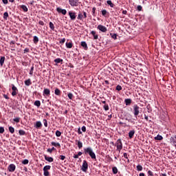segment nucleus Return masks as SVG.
Masks as SVG:
<instances>
[{
    "label": "nucleus",
    "mask_w": 176,
    "mask_h": 176,
    "mask_svg": "<svg viewBox=\"0 0 176 176\" xmlns=\"http://www.w3.org/2000/svg\"><path fill=\"white\" fill-rule=\"evenodd\" d=\"M112 170H113V174H118V168L113 167L112 168Z\"/></svg>",
    "instance_id": "nucleus-41"
},
{
    "label": "nucleus",
    "mask_w": 176,
    "mask_h": 176,
    "mask_svg": "<svg viewBox=\"0 0 176 176\" xmlns=\"http://www.w3.org/2000/svg\"><path fill=\"white\" fill-rule=\"evenodd\" d=\"M9 131L11 134H13L14 133V128L13 126H9Z\"/></svg>",
    "instance_id": "nucleus-34"
},
{
    "label": "nucleus",
    "mask_w": 176,
    "mask_h": 176,
    "mask_svg": "<svg viewBox=\"0 0 176 176\" xmlns=\"http://www.w3.org/2000/svg\"><path fill=\"white\" fill-rule=\"evenodd\" d=\"M81 46L85 49V50H87V43H86L85 41H82L81 42Z\"/></svg>",
    "instance_id": "nucleus-17"
},
{
    "label": "nucleus",
    "mask_w": 176,
    "mask_h": 176,
    "mask_svg": "<svg viewBox=\"0 0 176 176\" xmlns=\"http://www.w3.org/2000/svg\"><path fill=\"white\" fill-rule=\"evenodd\" d=\"M60 160H65V155H60Z\"/></svg>",
    "instance_id": "nucleus-55"
},
{
    "label": "nucleus",
    "mask_w": 176,
    "mask_h": 176,
    "mask_svg": "<svg viewBox=\"0 0 176 176\" xmlns=\"http://www.w3.org/2000/svg\"><path fill=\"white\" fill-rule=\"evenodd\" d=\"M50 28L52 30V31H54V24H53L52 22H50Z\"/></svg>",
    "instance_id": "nucleus-35"
},
{
    "label": "nucleus",
    "mask_w": 176,
    "mask_h": 176,
    "mask_svg": "<svg viewBox=\"0 0 176 176\" xmlns=\"http://www.w3.org/2000/svg\"><path fill=\"white\" fill-rule=\"evenodd\" d=\"M133 114L136 119L137 116L140 115V107H138L137 104L133 105Z\"/></svg>",
    "instance_id": "nucleus-4"
},
{
    "label": "nucleus",
    "mask_w": 176,
    "mask_h": 176,
    "mask_svg": "<svg viewBox=\"0 0 176 176\" xmlns=\"http://www.w3.org/2000/svg\"><path fill=\"white\" fill-rule=\"evenodd\" d=\"M54 63H56V64H60V63H63V59L57 58L54 60Z\"/></svg>",
    "instance_id": "nucleus-26"
},
{
    "label": "nucleus",
    "mask_w": 176,
    "mask_h": 176,
    "mask_svg": "<svg viewBox=\"0 0 176 176\" xmlns=\"http://www.w3.org/2000/svg\"><path fill=\"white\" fill-rule=\"evenodd\" d=\"M55 134L56 137H61V132L60 131H56Z\"/></svg>",
    "instance_id": "nucleus-42"
},
{
    "label": "nucleus",
    "mask_w": 176,
    "mask_h": 176,
    "mask_svg": "<svg viewBox=\"0 0 176 176\" xmlns=\"http://www.w3.org/2000/svg\"><path fill=\"white\" fill-rule=\"evenodd\" d=\"M33 42H34V43H38L39 42V38H38V36H34Z\"/></svg>",
    "instance_id": "nucleus-27"
},
{
    "label": "nucleus",
    "mask_w": 176,
    "mask_h": 176,
    "mask_svg": "<svg viewBox=\"0 0 176 176\" xmlns=\"http://www.w3.org/2000/svg\"><path fill=\"white\" fill-rule=\"evenodd\" d=\"M124 102L126 105H130V104H131V99L130 98L125 99Z\"/></svg>",
    "instance_id": "nucleus-25"
},
{
    "label": "nucleus",
    "mask_w": 176,
    "mask_h": 176,
    "mask_svg": "<svg viewBox=\"0 0 176 176\" xmlns=\"http://www.w3.org/2000/svg\"><path fill=\"white\" fill-rule=\"evenodd\" d=\"M124 157L125 159H129V157L127 156V153H124Z\"/></svg>",
    "instance_id": "nucleus-61"
},
{
    "label": "nucleus",
    "mask_w": 176,
    "mask_h": 176,
    "mask_svg": "<svg viewBox=\"0 0 176 176\" xmlns=\"http://www.w3.org/2000/svg\"><path fill=\"white\" fill-rule=\"evenodd\" d=\"M18 94H19V90L18 91H12V96L13 97H14V96H17Z\"/></svg>",
    "instance_id": "nucleus-40"
},
{
    "label": "nucleus",
    "mask_w": 176,
    "mask_h": 176,
    "mask_svg": "<svg viewBox=\"0 0 176 176\" xmlns=\"http://www.w3.org/2000/svg\"><path fill=\"white\" fill-rule=\"evenodd\" d=\"M136 168H137L138 171H142V166H141V165H138L136 166Z\"/></svg>",
    "instance_id": "nucleus-37"
},
{
    "label": "nucleus",
    "mask_w": 176,
    "mask_h": 176,
    "mask_svg": "<svg viewBox=\"0 0 176 176\" xmlns=\"http://www.w3.org/2000/svg\"><path fill=\"white\" fill-rule=\"evenodd\" d=\"M111 38H113V39H116V38H117L116 34H113V35L111 36Z\"/></svg>",
    "instance_id": "nucleus-59"
},
{
    "label": "nucleus",
    "mask_w": 176,
    "mask_h": 176,
    "mask_svg": "<svg viewBox=\"0 0 176 176\" xmlns=\"http://www.w3.org/2000/svg\"><path fill=\"white\" fill-rule=\"evenodd\" d=\"M84 153L85 155H89L94 160L96 159V153L93 151V148H91V147H87L84 148Z\"/></svg>",
    "instance_id": "nucleus-1"
},
{
    "label": "nucleus",
    "mask_w": 176,
    "mask_h": 176,
    "mask_svg": "<svg viewBox=\"0 0 176 176\" xmlns=\"http://www.w3.org/2000/svg\"><path fill=\"white\" fill-rule=\"evenodd\" d=\"M88 168H89V164L87 163V161L84 160L82 162V165L81 170L84 173H87Z\"/></svg>",
    "instance_id": "nucleus-3"
},
{
    "label": "nucleus",
    "mask_w": 176,
    "mask_h": 176,
    "mask_svg": "<svg viewBox=\"0 0 176 176\" xmlns=\"http://www.w3.org/2000/svg\"><path fill=\"white\" fill-rule=\"evenodd\" d=\"M5 133V129L3 126H0V134Z\"/></svg>",
    "instance_id": "nucleus-44"
},
{
    "label": "nucleus",
    "mask_w": 176,
    "mask_h": 176,
    "mask_svg": "<svg viewBox=\"0 0 176 176\" xmlns=\"http://www.w3.org/2000/svg\"><path fill=\"white\" fill-rule=\"evenodd\" d=\"M51 144L52 146H55L56 148H61V145L58 142H51Z\"/></svg>",
    "instance_id": "nucleus-14"
},
{
    "label": "nucleus",
    "mask_w": 176,
    "mask_h": 176,
    "mask_svg": "<svg viewBox=\"0 0 176 176\" xmlns=\"http://www.w3.org/2000/svg\"><path fill=\"white\" fill-rule=\"evenodd\" d=\"M45 160H47V162H49L50 163H52V162H53L54 160L53 157L47 156H45Z\"/></svg>",
    "instance_id": "nucleus-22"
},
{
    "label": "nucleus",
    "mask_w": 176,
    "mask_h": 176,
    "mask_svg": "<svg viewBox=\"0 0 176 176\" xmlns=\"http://www.w3.org/2000/svg\"><path fill=\"white\" fill-rule=\"evenodd\" d=\"M34 127L35 129H41L42 127V122L41 121L36 122Z\"/></svg>",
    "instance_id": "nucleus-13"
},
{
    "label": "nucleus",
    "mask_w": 176,
    "mask_h": 176,
    "mask_svg": "<svg viewBox=\"0 0 176 176\" xmlns=\"http://www.w3.org/2000/svg\"><path fill=\"white\" fill-rule=\"evenodd\" d=\"M137 9L139 12H141L142 10V6H138Z\"/></svg>",
    "instance_id": "nucleus-54"
},
{
    "label": "nucleus",
    "mask_w": 176,
    "mask_h": 176,
    "mask_svg": "<svg viewBox=\"0 0 176 176\" xmlns=\"http://www.w3.org/2000/svg\"><path fill=\"white\" fill-rule=\"evenodd\" d=\"M3 97H4V98H6V100H9V96H8V95L4 94Z\"/></svg>",
    "instance_id": "nucleus-62"
},
{
    "label": "nucleus",
    "mask_w": 176,
    "mask_h": 176,
    "mask_svg": "<svg viewBox=\"0 0 176 176\" xmlns=\"http://www.w3.org/2000/svg\"><path fill=\"white\" fill-rule=\"evenodd\" d=\"M72 46H73L72 42L66 43V47H67V49H72Z\"/></svg>",
    "instance_id": "nucleus-23"
},
{
    "label": "nucleus",
    "mask_w": 176,
    "mask_h": 176,
    "mask_svg": "<svg viewBox=\"0 0 176 176\" xmlns=\"http://www.w3.org/2000/svg\"><path fill=\"white\" fill-rule=\"evenodd\" d=\"M65 43V38H63L59 41V43H60L61 45H63V43Z\"/></svg>",
    "instance_id": "nucleus-50"
},
{
    "label": "nucleus",
    "mask_w": 176,
    "mask_h": 176,
    "mask_svg": "<svg viewBox=\"0 0 176 176\" xmlns=\"http://www.w3.org/2000/svg\"><path fill=\"white\" fill-rule=\"evenodd\" d=\"M25 86H31L32 82H31V79H28L26 80H25Z\"/></svg>",
    "instance_id": "nucleus-24"
},
{
    "label": "nucleus",
    "mask_w": 176,
    "mask_h": 176,
    "mask_svg": "<svg viewBox=\"0 0 176 176\" xmlns=\"http://www.w3.org/2000/svg\"><path fill=\"white\" fill-rule=\"evenodd\" d=\"M3 3L5 5H8V0H3Z\"/></svg>",
    "instance_id": "nucleus-63"
},
{
    "label": "nucleus",
    "mask_w": 176,
    "mask_h": 176,
    "mask_svg": "<svg viewBox=\"0 0 176 176\" xmlns=\"http://www.w3.org/2000/svg\"><path fill=\"white\" fill-rule=\"evenodd\" d=\"M38 24H40V25H45V23L43 21H39Z\"/></svg>",
    "instance_id": "nucleus-57"
},
{
    "label": "nucleus",
    "mask_w": 176,
    "mask_h": 176,
    "mask_svg": "<svg viewBox=\"0 0 176 176\" xmlns=\"http://www.w3.org/2000/svg\"><path fill=\"white\" fill-rule=\"evenodd\" d=\"M154 140H155L156 141H162V140H163V136L157 135L156 137L154 138Z\"/></svg>",
    "instance_id": "nucleus-20"
},
{
    "label": "nucleus",
    "mask_w": 176,
    "mask_h": 176,
    "mask_svg": "<svg viewBox=\"0 0 176 176\" xmlns=\"http://www.w3.org/2000/svg\"><path fill=\"white\" fill-rule=\"evenodd\" d=\"M134 134H135V131L134 130L130 131L129 133V138H133V137H134Z\"/></svg>",
    "instance_id": "nucleus-19"
},
{
    "label": "nucleus",
    "mask_w": 176,
    "mask_h": 176,
    "mask_svg": "<svg viewBox=\"0 0 176 176\" xmlns=\"http://www.w3.org/2000/svg\"><path fill=\"white\" fill-rule=\"evenodd\" d=\"M15 170H16V165L13 164H11L9 165L8 171H10V173H13L14 172Z\"/></svg>",
    "instance_id": "nucleus-8"
},
{
    "label": "nucleus",
    "mask_w": 176,
    "mask_h": 176,
    "mask_svg": "<svg viewBox=\"0 0 176 176\" xmlns=\"http://www.w3.org/2000/svg\"><path fill=\"white\" fill-rule=\"evenodd\" d=\"M170 142L172 145H175V146H176V136L171 137L170 138Z\"/></svg>",
    "instance_id": "nucleus-12"
},
{
    "label": "nucleus",
    "mask_w": 176,
    "mask_h": 176,
    "mask_svg": "<svg viewBox=\"0 0 176 176\" xmlns=\"http://www.w3.org/2000/svg\"><path fill=\"white\" fill-rule=\"evenodd\" d=\"M116 90H118V91H120V90H122V86L117 85L116 86Z\"/></svg>",
    "instance_id": "nucleus-49"
},
{
    "label": "nucleus",
    "mask_w": 176,
    "mask_h": 176,
    "mask_svg": "<svg viewBox=\"0 0 176 176\" xmlns=\"http://www.w3.org/2000/svg\"><path fill=\"white\" fill-rule=\"evenodd\" d=\"M103 108H104V111H109V106H108V104H104L103 106Z\"/></svg>",
    "instance_id": "nucleus-43"
},
{
    "label": "nucleus",
    "mask_w": 176,
    "mask_h": 176,
    "mask_svg": "<svg viewBox=\"0 0 176 176\" xmlns=\"http://www.w3.org/2000/svg\"><path fill=\"white\" fill-rule=\"evenodd\" d=\"M147 174L148 176H153V172H152L151 170H148L147 172Z\"/></svg>",
    "instance_id": "nucleus-51"
},
{
    "label": "nucleus",
    "mask_w": 176,
    "mask_h": 176,
    "mask_svg": "<svg viewBox=\"0 0 176 176\" xmlns=\"http://www.w3.org/2000/svg\"><path fill=\"white\" fill-rule=\"evenodd\" d=\"M73 157H74V159H79V155H78V154H74V156H73Z\"/></svg>",
    "instance_id": "nucleus-58"
},
{
    "label": "nucleus",
    "mask_w": 176,
    "mask_h": 176,
    "mask_svg": "<svg viewBox=\"0 0 176 176\" xmlns=\"http://www.w3.org/2000/svg\"><path fill=\"white\" fill-rule=\"evenodd\" d=\"M8 17H9V13H8V12H4L3 14L4 20H8Z\"/></svg>",
    "instance_id": "nucleus-30"
},
{
    "label": "nucleus",
    "mask_w": 176,
    "mask_h": 176,
    "mask_svg": "<svg viewBox=\"0 0 176 176\" xmlns=\"http://www.w3.org/2000/svg\"><path fill=\"white\" fill-rule=\"evenodd\" d=\"M139 176H145V173H140L139 174Z\"/></svg>",
    "instance_id": "nucleus-64"
},
{
    "label": "nucleus",
    "mask_w": 176,
    "mask_h": 176,
    "mask_svg": "<svg viewBox=\"0 0 176 176\" xmlns=\"http://www.w3.org/2000/svg\"><path fill=\"white\" fill-rule=\"evenodd\" d=\"M53 151H56V148L52 147V148H48V149L47 150V152H48L49 153H53Z\"/></svg>",
    "instance_id": "nucleus-33"
},
{
    "label": "nucleus",
    "mask_w": 176,
    "mask_h": 176,
    "mask_svg": "<svg viewBox=\"0 0 176 176\" xmlns=\"http://www.w3.org/2000/svg\"><path fill=\"white\" fill-rule=\"evenodd\" d=\"M43 123L45 127H47V120H43Z\"/></svg>",
    "instance_id": "nucleus-53"
},
{
    "label": "nucleus",
    "mask_w": 176,
    "mask_h": 176,
    "mask_svg": "<svg viewBox=\"0 0 176 176\" xmlns=\"http://www.w3.org/2000/svg\"><path fill=\"white\" fill-rule=\"evenodd\" d=\"M116 146L117 148V151H118V152H120V151H122V149H123V143H122V140L118 139L116 143Z\"/></svg>",
    "instance_id": "nucleus-2"
},
{
    "label": "nucleus",
    "mask_w": 176,
    "mask_h": 176,
    "mask_svg": "<svg viewBox=\"0 0 176 176\" xmlns=\"http://www.w3.org/2000/svg\"><path fill=\"white\" fill-rule=\"evenodd\" d=\"M30 75H33L34 74V66H32L30 69Z\"/></svg>",
    "instance_id": "nucleus-46"
},
{
    "label": "nucleus",
    "mask_w": 176,
    "mask_h": 176,
    "mask_svg": "<svg viewBox=\"0 0 176 176\" xmlns=\"http://www.w3.org/2000/svg\"><path fill=\"white\" fill-rule=\"evenodd\" d=\"M43 94V96H47V97H49V96H50V89L45 88Z\"/></svg>",
    "instance_id": "nucleus-11"
},
{
    "label": "nucleus",
    "mask_w": 176,
    "mask_h": 176,
    "mask_svg": "<svg viewBox=\"0 0 176 176\" xmlns=\"http://www.w3.org/2000/svg\"><path fill=\"white\" fill-rule=\"evenodd\" d=\"M67 97L69 98V100H72V98H74V94H72V93H69L67 94Z\"/></svg>",
    "instance_id": "nucleus-39"
},
{
    "label": "nucleus",
    "mask_w": 176,
    "mask_h": 176,
    "mask_svg": "<svg viewBox=\"0 0 176 176\" xmlns=\"http://www.w3.org/2000/svg\"><path fill=\"white\" fill-rule=\"evenodd\" d=\"M14 122H15L16 123H20V118H14Z\"/></svg>",
    "instance_id": "nucleus-45"
},
{
    "label": "nucleus",
    "mask_w": 176,
    "mask_h": 176,
    "mask_svg": "<svg viewBox=\"0 0 176 176\" xmlns=\"http://www.w3.org/2000/svg\"><path fill=\"white\" fill-rule=\"evenodd\" d=\"M56 12H58V13H62V14H64V15L67 14V10L62 9L60 8H57Z\"/></svg>",
    "instance_id": "nucleus-10"
},
{
    "label": "nucleus",
    "mask_w": 176,
    "mask_h": 176,
    "mask_svg": "<svg viewBox=\"0 0 176 176\" xmlns=\"http://www.w3.org/2000/svg\"><path fill=\"white\" fill-rule=\"evenodd\" d=\"M97 28L98 30H99V31H101L102 32H107V28H105V26L102 25H98Z\"/></svg>",
    "instance_id": "nucleus-9"
},
{
    "label": "nucleus",
    "mask_w": 176,
    "mask_h": 176,
    "mask_svg": "<svg viewBox=\"0 0 176 176\" xmlns=\"http://www.w3.org/2000/svg\"><path fill=\"white\" fill-rule=\"evenodd\" d=\"M76 142H77V145L79 149H82V148H83V143H82V142L76 140Z\"/></svg>",
    "instance_id": "nucleus-16"
},
{
    "label": "nucleus",
    "mask_w": 176,
    "mask_h": 176,
    "mask_svg": "<svg viewBox=\"0 0 176 176\" xmlns=\"http://www.w3.org/2000/svg\"><path fill=\"white\" fill-rule=\"evenodd\" d=\"M50 168H52V166H50V165H47L43 167V172L45 176L50 175V173H49V170H50Z\"/></svg>",
    "instance_id": "nucleus-5"
},
{
    "label": "nucleus",
    "mask_w": 176,
    "mask_h": 176,
    "mask_svg": "<svg viewBox=\"0 0 176 176\" xmlns=\"http://www.w3.org/2000/svg\"><path fill=\"white\" fill-rule=\"evenodd\" d=\"M54 93H55L56 96H60V94H61V91H60V89L56 88L54 91Z\"/></svg>",
    "instance_id": "nucleus-29"
},
{
    "label": "nucleus",
    "mask_w": 176,
    "mask_h": 176,
    "mask_svg": "<svg viewBox=\"0 0 176 176\" xmlns=\"http://www.w3.org/2000/svg\"><path fill=\"white\" fill-rule=\"evenodd\" d=\"M107 5H109V6H110L111 8H113V6H115V5L113 4V3H112V1H111V0H108V1H107Z\"/></svg>",
    "instance_id": "nucleus-28"
},
{
    "label": "nucleus",
    "mask_w": 176,
    "mask_h": 176,
    "mask_svg": "<svg viewBox=\"0 0 176 176\" xmlns=\"http://www.w3.org/2000/svg\"><path fill=\"white\" fill-rule=\"evenodd\" d=\"M34 104L36 107H41V101H39V100H36V101L34 102Z\"/></svg>",
    "instance_id": "nucleus-32"
},
{
    "label": "nucleus",
    "mask_w": 176,
    "mask_h": 176,
    "mask_svg": "<svg viewBox=\"0 0 176 176\" xmlns=\"http://www.w3.org/2000/svg\"><path fill=\"white\" fill-rule=\"evenodd\" d=\"M12 91H17L19 89H17V87L14 86V85H12Z\"/></svg>",
    "instance_id": "nucleus-36"
},
{
    "label": "nucleus",
    "mask_w": 176,
    "mask_h": 176,
    "mask_svg": "<svg viewBox=\"0 0 176 176\" xmlns=\"http://www.w3.org/2000/svg\"><path fill=\"white\" fill-rule=\"evenodd\" d=\"M78 20H81L82 21H83V19H85L83 16V14H82L81 12H79L77 16Z\"/></svg>",
    "instance_id": "nucleus-15"
},
{
    "label": "nucleus",
    "mask_w": 176,
    "mask_h": 176,
    "mask_svg": "<svg viewBox=\"0 0 176 176\" xmlns=\"http://www.w3.org/2000/svg\"><path fill=\"white\" fill-rule=\"evenodd\" d=\"M29 52H30V49H28V48H25L24 50V53H28Z\"/></svg>",
    "instance_id": "nucleus-60"
},
{
    "label": "nucleus",
    "mask_w": 176,
    "mask_h": 176,
    "mask_svg": "<svg viewBox=\"0 0 176 176\" xmlns=\"http://www.w3.org/2000/svg\"><path fill=\"white\" fill-rule=\"evenodd\" d=\"M21 8L23 10V12H28V8H27L25 6L22 5Z\"/></svg>",
    "instance_id": "nucleus-31"
},
{
    "label": "nucleus",
    "mask_w": 176,
    "mask_h": 176,
    "mask_svg": "<svg viewBox=\"0 0 176 176\" xmlns=\"http://www.w3.org/2000/svg\"><path fill=\"white\" fill-rule=\"evenodd\" d=\"M81 129H82V131H83V133H86V126H82Z\"/></svg>",
    "instance_id": "nucleus-56"
},
{
    "label": "nucleus",
    "mask_w": 176,
    "mask_h": 176,
    "mask_svg": "<svg viewBox=\"0 0 176 176\" xmlns=\"http://www.w3.org/2000/svg\"><path fill=\"white\" fill-rule=\"evenodd\" d=\"M29 162L30 161H28V160H24L23 161H22V164H28Z\"/></svg>",
    "instance_id": "nucleus-47"
},
{
    "label": "nucleus",
    "mask_w": 176,
    "mask_h": 176,
    "mask_svg": "<svg viewBox=\"0 0 176 176\" xmlns=\"http://www.w3.org/2000/svg\"><path fill=\"white\" fill-rule=\"evenodd\" d=\"M69 16L71 20H72V21L76 19V12H75L69 11Z\"/></svg>",
    "instance_id": "nucleus-7"
},
{
    "label": "nucleus",
    "mask_w": 176,
    "mask_h": 176,
    "mask_svg": "<svg viewBox=\"0 0 176 176\" xmlns=\"http://www.w3.org/2000/svg\"><path fill=\"white\" fill-rule=\"evenodd\" d=\"M82 16H83L84 19H86L87 17V13H86V12L83 11Z\"/></svg>",
    "instance_id": "nucleus-52"
},
{
    "label": "nucleus",
    "mask_w": 176,
    "mask_h": 176,
    "mask_svg": "<svg viewBox=\"0 0 176 176\" xmlns=\"http://www.w3.org/2000/svg\"><path fill=\"white\" fill-rule=\"evenodd\" d=\"M19 135H25V132L24 131V130H19Z\"/></svg>",
    "instance_id": "nucleus-38"
},
{
    "label": "nucleus",
    "mask_w": 176,
    "mask_h": 176,
    "mask_svg": "<svg viewBox=\"0 0 176 176\" xmlns=\"http://www.w3.org/2000/svg\"><path fill=\"white\" fill-rule=\"evenodd\" d=\"M5 63V56H1L0 58V65L1 67L3 66V64Z\"/></svg>",
    "instance_id": "nucleus-21"
},
{
    "label": "nucleus",
    "mask_w": 176,
    "mask_h": 176,
    "mask_svg": "<svg viewBox=\"0 0 176 176\" xmlns=\"http://www.w3.org/2000/svg\"><path fill=\"white\" fill-rule=\"evenodd\" d=\"M91 35H93L94 39H98V34H96V31L92 30V31L91 32Z\"/></svg>",
    "instance_id": "nucleus-18"
},
{
    "label": "nucleus",
    "mask_w": 176,
    "mask_h": 176,
    "mask_svg": "<svg viewBox=\"0 0 176 176\" xmlns=\"http://www.w3.org/2000/svg\"><path fill=\"white\" fill-rule=\"evenodd\" d=\"M107 13H108V12H107V10H102V16H105L107 14Z\"/></svg>",
    "instance_id": "nucleus-48"
},
{
    "label": "nucleus",
    "mask_w": 176,
    "mask_h": 176,
    "mask_svg": "<svg viewBox=\"0 0 176 176\" xmlns=\"http://www.w3.org/2000/svg\"><path fill=\"white\" fill-rule=\"evenodd\" d=\"M70 6L76 7L79 5V0H69Z\"/></svg>",
    "instance_id": "nucleus-6"
}]
</instances>
